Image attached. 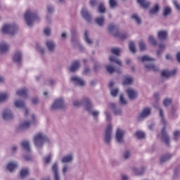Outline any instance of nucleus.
Here are the masks:
<instances>
[{
  "label": "nucleus",
  "instance_id": "nucleus-1",
  "mask_svg": "<svg viewBox=\"0 0 180 180\" xmlns=\"http://www.w3.org/2000/svg\"><path fill=\"white\" fill-rule=\"evenodd\" d=\"M25 19L27 26H33L35 22L40 21V17L37 14V11L28 10L25 14Z\"/></svg>",
  "mask_w": 180,
  "mask_h": 180
},
{
  "label": "nucleus",
  "instance_id": "nucleus-2",
  "mask_svg": "<svg viewBox=\"0 0 180 180\" xmlns=\"http://www.w3.org/2000/svg\"><path fill=\"white\" fill-rule=\"evenodd\" d=\"M49 140L47 136L41 132L37 133L34 136V144L37 148H41L46 143H49Z\"/></svg>",
  "mask_w": 180,
  "mask_h": 180
},
{
  "label": "nucleus",
  "instance_id": "nucleus-3",
  "mask_svg": "<svg viewBox=\"0 0 180 180\" xmlns=\"http://www.w3.org/2000/svg\"><path fill=\"white\" fill-rule=\"evenodd\" d=\"M25 115L29 119V120L25 121L20 124L19 129L21 130H26V129H29L30 126L36 123V115H34V114L29 115V110L27 108H25Z\"/></svg>",
  "mask_w": 180,
  "mask_h": 180
},
{
  "label": "nucleus",
  "instance_id": "nucleus-4",
  "mask_svg": "<svg viewBox=\"0 0 180 180\" xmlns=\"http://www.w3.org/2000/svg\"><path fill=\"white\" fill-rule=\"evenodd\" d=\"M2 32L7 34H15L18 32V25L15 24H6L2 27Z\"/></svg>",
  "mask_w": 180,
  "mask_h": 180
},
{
  "label": "nucleus",
  "instance_id": "nucleus-5",
  "mask_svg": "<svg viewBox=\"0 0 180 180\" xmlns=\"http://www.w3.org/2000/svg\"><path fill=\"white\" fill-rule=\"evenodd\" d=\"M84 105L86 106V109L88 112H90V113H91L92 116H94V117H98V116H99V111L98 110H94V111H91L92 110V103H91V100L88 98H84Z\"/></svg>",
  "mask_w": 180,
  "mask_h": 180
},
{
  "label": "nucleus",
  "instance_id": "nucleus-6",
  "mask_svg": "<svg viewBox=\"0 0 180 180\" xmlns=\"http://www.w3.org/2000/svg\"><path fill=\"white\" fill-rule=\"evenodd\" d=\"M126 134V132H124V130L118 128L116 131L115 135V140L117 143H119V144H123L124 143V135Z\"/></svg>",
  "mask_w": 180,
  "mask_h": 180
},
{
  "label": "nucleus",
  "instance_id": "nucleus-7",
  "mask_svg": "<svg viewBox=\"0 0 180 180\" xmlns=\"http://www.w3.org/2000/svg\"><path fill=\"white\" fill-rule=\"evenodd\" d=\"M65 103L64 100L61 98L56 99L51 105L52 110H57V109H64Z\"/></svg>",
  "mask_w": 180,
  "mask_h": 180
},
{
  "label": "nucleus",
  "instance_id": "nucleus-8",
  "mask_svg": "<svg viewBox=\"0 0 180 180\" xmlns=\"http://www.w3.org/2000/svg\"><path fill=\"white\" fill-rule=\"evenodd\" d=\"M112 125L109 124L105 129V142L107 144H109L112 140Z\"/></svg>",
  "mask_w": 180,
  "mask_h": 180
},
{
  "label": "nucleus",
  "instance_id": "nucleus-9",
  "mask_svg": "<svg viewBox=\"0 0 180 180\" xmlns=\"http://www.w3.org/2000/svg\"><path fill=\"white\" fill-rule=\"evenodd\" d=\"M70 81L72 84H75V85H77L78 86H85V82L84 79L77 76H72Z\"/></svg>",
  "mask_w": 180,
  "mask_h": 180
},
{
  "label": "nucleus",
  "instance_id": "nucleus-10",
  "mask_svg": "<svg viewBox=\"0 0 180 180\" xmlns=\"http://www.w3.org/2000/svg\"><path fill=\"white\" fill-rule=\"evenodd\" d=\"M81 14L82 18H84V19L86 20V22H91V19H92V17L91 16V14H89L88 10H86V8H83L82 9Z\"/></svg>",
  "mask_w": 180,
  "mask_h": 180
},
{
  "label": "nucleus",
  "instance_id": "nucleus-11",
  "mask_svg": "<svg viewBox=\"0 0 180 180\" xmlns=\"http://www.w3.org/2000/svg\"><path fill=\"white\" fill-rule=\"evenodd\" d=\"M52 171L54 175L55 180H60V172H58V165L54 163L52 166Z\"/></svg>",
  "mask_w": 180,
  "mask_h": 180
},
{
  "label": "nucleus",
  "instance_id": "nucleus-12",
  "mask_svg": "<svg viewBox=\"0 0 180 180\" xmlns=\"http://www.w3.org/2000/svg\"><path fill=\"white\" fill-rule=\"evenodd\" d=\"M177 70L174 69L172 71L169 70H163L162 72V77H164L165 78H169V77H172V75H175L177 72Z\"/></svg>",
  "mask_w": 180,
  "mask_h": 180
},
{
  "label": "nucleus",
  "instance_id": "nucleus-13",
  "mask_svg": "<svg viewBox=\"0 0 180 180\" xmlns=\"http://www.w3.org/2000/svg\"><path fill=\"white\" fill-rule=\"evenodd\" d=\"M18 168V162H10L6 165V169L9 171L10 172H13L15 169Z\"/></svg>",
  "mask_w": 180,
  "mask_h": 180
},
{
  "label": "nucleus",
  "instance_id": "nucleus-14",
  "mask_svg": "<svg viewBox=\"0 0 180 180\" xmlns=\"http://www.w3.org/2000/svg\"><path fill=\"white\" fill-rule=\"evenodd\" d=\"M13 118V114L10 110L6 109L3 112V119L4 120H10Z\"/></svg>",
  "mask_w": 180,
  "mask_h": 180
},
{
  "label": "nucleus",
  "instance_id": "nucleus-15",
  "mask_svg": "<svg viewBox=\"0 0 180 180\" xmlns=\"http://www.w3.org/2000/svg\"><path fill=\"white\" fill-rule=\"evenodd\" d=\"M9 51V45L6 42L0 43V54H5Z\"/></svg>",
  "mask_w": 180,
  "mask_h": 180
},
{
  "label": "nucleus",
  "instance_id": "nucleus-16",
  "mask_svg": "<svg viewBox=\"0 0 180 180\" xmlns=\"http://www.w3.org/2000/svg\"><path fill=\"white\" fill-rule=\"evenodd\" d=\"M22 58H23V54L20 51L15 52L13 58L14 63H20V61H22Z\"/></svg>",
  "mask_w": 180,
  "mask_h": 180
},
{
  "label": "nucleus",
  "instance_id": "nucleus-17",
  "mask_svg": "<svg viewBox=\"0 0 180 180\" xmlns=\"http://www.w3.org/2000/svg\"><path fill=\"white\" fill-rule=\"evenodd\" d=\"M150 113H151V109H150L149 108H144L139 115V119H144V117H147V116H150Z\"/></svg>",
  "mask_w": 180,
  "mask_h": 180
},
{
  "label": "nucleus",
  "instance_id": "nucleus-18",
  "mask_svg": "<svg viewBox=\"0 0 180 180\" xmlns=\"http://www.w3.org/2000/svg\"><path fill=\"white\" fill-rule=\"evenodd\" d=\"M158 37L160 40H167L168 32L166 30H161L158 32Z\"/></svg>",
  "mask_w": 180,
  "mask_h": 180
},
{
  "label": "nucleus",
  "instance_id": "nucleus-19",
  "mask_svg": "<svg viewBox=\"0 0 180 180\" xmlns=\"http://www.w3.org/2000/svg\"><path fill=\"white\" fill-rule=\"evenodd\" d=\"M109 108L113 110L115 115H120L122 113V109L116 107V105L113 103L109 105Z\"/></svg>",
  "mask_w": 180,
  "mask_h": 180
},
{
  "label": "nucleus",
  "instance_id": "nucleus-20",
  "mask_svg": "<svg viewBox=\"0 0 180 180\" xmlns=\"http://www.w3.org/2000/svg\"><path fill=\"white\" fill-rule=\"evenodd\" d=\"M72 160H74V156L72 154H69L62 158V162L63 164H68L69 162H72Z\"/></svg>",
  "mask_w": 180,
  "mask_h": 180
},
{
  "label": "nucleus",
  "instance_id": "nucleus-21",
  "mask_svg": "<svg viewBox=\"0 0 180 180\" xmlns=\"http://www.w3.org/2000/svg\"><path fill=\"white\" fill-rule=\"evenodd\" d=\"M129 99H135L137 98V91L133 89H128L127 91Z\"/></svg>",
  "mask_w": 180,
  "mask_h": 180
},
{
  "label": "nucleus",
  "instance_id": "nucleus-22",
  "mask_svg": "<svg viewBox=\"0 0 180 180\" xmlns=\"http://www.w3.org/2000/svg\"><path fill=\"white\" fill-rule=\"evenodd\" d=\"M162 141L165 142V143L168 146L169 144V138L165 132V127L162 129Z\"/></svg>",
  "mask_w": 180,
  "mask_h": 180
},
{
  "label": "nucleus",
  "instance_id": "nucleus-23",
  "mask_svg": "<svg viewBox=\"0 0 180 180\" xmlns=\"http://www.w3.org/2000/svg\"><path fill=\"white\" fill-rule=\"evenodd\" d=\"M46 47L49 51H54L56 49V43L51 40L46 41Z\"/></svg>",
  "mask_w": 180,
  "mask_h": 180
},
{
  "label": "nucleus",
  "instance_id": "nucleus-24",
  "mask_svg": "<svg viewBox=\"0 0 180 180\" xmlns=\"http://www.w3.org/2000/svg\"><path fill=\"white\" fill-rule=\"evenodd\" d=\"M132 82H134V79L130 76H126L122 82L124 85H131Z\"/></svg>",
  "mask_w": 180,
  "mask_h": 180
},
{
  "label": "nucleus",
  "instance_id": "nucleus-25",
  "mask_svg": "<svg viewBox=\"0 0 180 180\" xmlns=\"http://www.w3.org/2000/svg\"><path fill=\"white\" fill-rule=\"evenodd\" d=\"M16 94L18 96H22V98H25L27 96V89L24 88L19 89L18 91H17Z\"/></svg>",
  "mask_w": 180,
  "mask_h": 180
},
{
  "label": "nucleus",
  "instance_id": "nucleus-26",
  "mask_svg": "<svg viewBox=\"0 0 180 180\" xmlns=\"http://www.w3.org/2000/svg\"><path fill=\"white\" fill-rule=\"evenodd\" d=\"M78 68H79V62L75 61L72 64V65H71V67L70 68V71L71 72H75V71H77V70H78Z\"/></svg>",
  "mask_w": 180,
  "mask_h": 180
},
{
  "label": "nucleus",
  "instance_id": "nucleus-27",
  "mask_svg": "<svg viewBox=\"0 0 180 180\" xmlns=\"http://www.w3.org/2000/svg\"><path fill=\"white\" fill-rule=\"evenodd\" d=\"M9 98V94L8 93L0 94V103H4Z\"/></svg>",
  "mask_w": 180,
  "mask_h": 180
},
{
  "label": "nucleus",
  "instance_id": "nucleus-28",
  "mask_svg": "<svg viewBox=\"0 0 180 180\" xmlns=\"http://www.w3.org/2000/svg\"><path fill=\"white\" fill-rule=\"evenodd\" d=\"M96 23L98 26H103L105 25V17L101 16L96 18Z\"/></svg>",
  "mask_w": 180,
  "mask_h": 180
},
{
  "label": "nucleus",
  "instance_id": "nucleus-29",
  "mask_svg": "<svg viewBox=\"0 0 180 180\" xmlns=\"http://www.w3.org/2000/svg\"><path fill=\"white\" fill-rule=\"evenodd\" d=\"M137 2L142 6V8H148L150 6V2L146 0H137Z\"/></svg>",
  "mask_w": 180,
  "mask_h": 180
},
{
  "label": "nucleus",
  "instance_id": "nucleus-30",
  "mask_svg": "<svg viewBox=\"0 0 180 180\" xmlns=\"http://www.w3.org/2000/svg\"><path fill=\"white\" fill-rule=\"evenodd\" d=\"M109 60L111 63H115L116 64H117V65L122 67V61L119 58L115 56H110Z\"/></svg>",
  "mask_w": 180,
  "mask_h": 180
},
{
  "label": "nucleus",
  "instance_id": "nucleus-31",
  "mask_svg": "<svg viewBox=\"0 0 180 180\" xmlns=\"http://www.w3.org/2000/svg\"><path fill=\"white\" fill-rule=\"evenodd\" d=\"M22 147L25 150V151H30V145L29 143V141H23L21 143Z\"/></svg>",
  "mask_w": 180,
  "mask_h": 180
},
{
  "label": "nucleus",
  "instance_id": "nucleus-32",
  "mask_svg": "<svg viewBox=\"0 0 180 180\" xmlns=\"http://www.w3.org/2000/svg\"><path fill=\"white\" fill-rule=\"evenodd\" d=\"M132 172L134 175H143V174H144V169H139L134 167L132 168Z\"/></svg>",
  "mask_w": 180,
  "mask_h": 180
},
{
  "label": "nucleus",
  "instance_id": "nucleus-33",
  "mask_svg": "<svg viewBox=\"0 0 180 180\" xmlns=\"http://www.w3.org/2000/svg\"><path fill=\"white\" fill-rule=\"evenodd\" d=\"M131 19L137 23V25H140L141 23V18H140V16L137 15L136 13H134L131 15Z\"/></svg>",
  "mask_w": 180,
  "mask_h": 180
},
{
  "label": "nucleus",
  "instance_id": "nucleus-34",
  "mask_svg": "<svg viewBox=\"0 0 180 180\" xmlns=\"http://www.w3.org/2000/svg\"><path fill=\"white\" fill-rule=\"evenodd\" d=\"M84 40L88 44H92V39L89 38V32L86 30L84 32Z\"/></svg>",
  "mask_w": 180,
  "mask_h": 180
},
{
  "label": "nucleus",
  "instance_id": "nucleus-35",
  "mask_svg": "<svg viewBox=\"0 0 180 180\" xmlns=\"http://www.w3.org/2000/svg\"><path fill=\"white\" fill-rule=\"evenodd\" d=\"M146 68H147V70H149L150 71H157V70H158L155 65L151 64V63H146L145 65Z\"/></svg>",
  "mask_w": 180,
  "mask_h": 180
},
{
  "label": "nucleus",
  "instance_id": "nucleus-36",
  "mask_svg": "<svg viewBox=\"0 0 180 180\" xmlns=\"http://www.w3.org/2000/svg\"><path fill=\"white\" fill-rule=\"evenodd\" d=\"M159 115H160V117H161V120L163 126H166L167 121H165V119H164V111L161 108H159Z\"/></svg>",
  "mask_w": 180,
  "mask_h": 180
},
{
  "label": "nucleus",
  "instance_id": "nucleus-37",
  "mask_svg": "<svg viewBox=\"0 0 180 180\" xmlns=\"http://www.w3.org/2000/svg\"><path fill=\"white\" fill-rule=\"evenodd\" d=\"M160 4H155L153 8H151L150 13L153 15L157 13L160 11Z\"/></svg>",
  "mask_w": 180,
  "mask_h": 180
},
{
  "label": "nucleus",
  "instance_id": "nucleus-38",
  "mask_svg": "<svg viewBox=\"0 0 180 180\" xmlns=\"http://www.w3.org/2000/svg\"><path fill=\"white\" fill-rule=\"evenodd\" d=\"M139 60L142 61V63H146V61H154V59L148 56H144L139 58Z\"/></svg>",
  "mask_w": 180,
  "mask_h": 180
},
{
  "label": "nucleus",
  "instance_id": "nucleus-39",
  "mask_svg": "<svg viewBox=\"0 0 180 180\" xmlns=\"http://www.w3.org/2000/svg\"><path fill=\"white\" fill-rule=\"evenodd\" d=\"M30 172L28 168H24L20 172V176L22 178H25V176H27L29 175Z\"/></svg>",
  "mask_w": 180,
  "mask_h": 180
},
{
  "label": "nucleus",
  "instance_id": "nucleus-40",
  "mask_svg": "<svg viewBox=\"0 0 180 180\" xmlns=\"http://www.w3.org/2000/svg\"><path fill=\"white\" fill-rule=\"evenodd\" d=\"M129 50H130V51H131V53H136V51H137V49H136V44H134V41L129 42Z\"/></svg>",
  "mask_w": 180,
  "mask_h": 180
},
{
  "label": "nucleus",
  "instance_id": "nucleus-41",
  "mask_svg": "<svg viewBox=\"0 0 180 180\" xmlns=\"http://www.w3.org/2000/svg\"><path fill=\"white\" fill-rule=\"evenodd\" d=\"M111 53L115 54V56H120V53H122V49L120 48H112L111 49Z\"/></svg>",
  "mask_w": 180,
  "mask_h": 180
},
{
  "label": "nucleus",
  "instance_id": "nucleus-42",
  "mask_svg": "<svg viewBox=\"0 0 180 180\" xmlns=\"http://www.w3.org/2000/svg\"><path fill=\"white\" fill-rule=\"evenodd\" d=\"M15 108H25V103L22 101L16 100L15 101Z\"/></svg>",
  "mask_w": 180,
  "mask_h": 180
},
{
  "label": "nucleus",
  "instance_id": "nucleus-43",
  "mask_svg": "<svg viewBox=\"0 0 180 180\" xmlns=\"http://www.w3.org/2000/svg\"><path fill=\"white\" fill-rule=\"evenodd\" d=\"M135 136L137 139H144V137H146V134L143 131H138L136 132Z\"/></svg>",
  "mask_w": 180,
  "mask_h": 180
},
{
  "label": "nucleus",
  "instance_id": "nucleus-44",
  "mask_svg": "<svg viewBox=\"0 0 180 180\" xmlns=\"http://www.w3.org/2000/svg\"><path fill=\"white\" fill-rule=\"evenodd\" d=\"M172 12V9L169 6H165L163 11V15L164 16H168Z\"/></svg>",
  "mask_w": 180,
  "mask_h": 180
},
{
  "label": "nucleus",
  "instance_id": "nucleus-45",
  "mask_svg": "<svg viewBox=\"0 0 180 180\" xmlns=\"http://www.w3.org/2000/svg\"><path fill=\"white\" fill-rule=\"evenodd\" d=\"M107 71L108 72H110V74H112V72H120V70H116L115 68H113V66H110V65H108L107 66V68H106Z\"/></svg>",
  "mask_w": 180,
  "mask_h": 180
},
{
  "label": "nucleus",
  "instance_id": "nucleus-46",
  "mask_svg": "<svg viewBox=\"0 0 180 180\" xmlns=\"http://www.w3.org/2000/svg\"><path fill=\"white\" fill-rule=\"evenodd\" d=\"M159 49L160 50H158L157 54L158 56H161V54L162 53V51H164V49H165V45L164 44H160Z\"/></svg>",
  "mask_w": 180,
  "mask_h": 180
},
{
  "label": "nucleus",
  "instance_id": "nucleus-47",
  "mask_svg": "<svg viewBox=\"0 0 180 180\" xmlns=\"http://www.w3.org/2000/svg\"><path fill=\"white\" fill-rule=\"evenodd\" d=\"M148 40L153 46H157V40L154 38L153 35H150L148 37Z\"/></svg>",
  "mask_w": 180,
  "mask_h": 180
},
{
  "label": "nucleus",
  "instance_id": "nucleus-48",
  "mask_svg": "<svg viewBox=\"0 0 180 180\" xmlns=\"http://www.w3.org/2000/svg\"><path fill=\"white\" fill-rule=\"evenodd\" d=\"M169 158H171V155H166L165 156H162L160 158V162H167V161H168V160H169Z\"/></svg>",
  "mask_w": 180,
  "mask_h": 180
},
{
  "label": "nucleus",
  "instance_id": "nucleus-49",
  "mask_svg": "<svg viewBox=\"0 0 180 180\" xmlns=\"http://www.w3.org/2000/svg\"><path fill=\"white\" fill-rule=\"evenodd\" d=\"M98 11L100 13H105V12H106V9L105 8V6H103V4H100L98 6Z\"/></svg>",
  "mask_w": 180,
  "mask_h": 180
},
{
  "label": "nucleus",
  "instance_id": "nucleus-50",
  "mask_svg": "<svg viewBox=\"0 0 180 180\" xmlns=\"http://www.w3.org/2000/svg\"><path fill=\"white\" fill-rule=\"evenodd\" d=\"M108 30L112 33V32H115V31L117 30V28L116 27V26H115V25L110 24L108 26Z\"/></svg>",
  "mask_w": 180,
  "mask_h": 180
},
{
  "label": "nucleus",
  "instance_id": "nucleus-51",
  "mask_svg": "<svg viewBox=\"0 0 180 180\" xmlns=\"http://www.w3.org/2000/svg\"><path fill=\"white\" fill-rule=\"evenodd\" d=\"M51 154L47 155L46 157L44 158V161L45 162V164H49L50 162V161H51Z\"/></svg>",
  "mask_w": 180,
  "mask_h": 180
},
{
  "label": "nucleus",
  "instance_id": "nucleus-52",
  "mask_svg": "<svg viewBox=\"0 0 180 180\" xmlns=\"http://www.w3.org/2000/svg\"><path fill=\"white\" fill-rule=\"evenodd\" d=\"M110 94H111L112 96H116V95H117V94H119V89H111Z\"/></svg>",
  "mask_w": 180,
  "mask_h": 180
},
{
  "label": "nucleus",
  "instance_id": "nucleus-53",
  "mask_svg": "<svg viewBox=\"0 0 180 180\" xmlns=\"http://www.w3.org/2000/svg\"><path fill=\"white\" fill-rule=\"evenodd\" d=\"M130 155H131V153H130V151H129V150H126L124 153V158L125 160H128V158H130Z\"/></svg>",
  "mask_w": 180,
  "mask_h": 180
},
{
  "label": "nucleus",
  "instance_id": "nucleus-54",
  "mask_svg": "<svg viewBox=\"0 0 180 180\" xmlns=\"http://www.w3.org/2000/svg\"><path fill=\"white\" fill-rule=\"evenodd\" d=\"M139 49L141 51H144L146 50V44L143 41L139 42Z\"/></svg>",
  "mask_w": 180,
  "mask_h": 180
},
{
  "label": "nucleus",
  "instance_id": "nucleus-55",
  "mask_svg": "<svg viewBox=\"0 0 180 180\" xmlns=\"http://www.w3.org/2000/svg\"><path fill=\"white\" fill-rule=\"evenodd\" d=\"M110 6L111 8H115V6H117V3L116 2V0H110Z\"/></svg>",
  "mask_w": 180,
  "mask_h": 180
},
{
  "label": "nucleus",
  "instance_id": "nucleus-56",
  "mask_svg": "<svg viewBox=\"0 0 180 180\" xmlns=\"http://www.w3.org/2000/svg\"><path fill=\"white\" fill-rule=\"evenodd\" d=\"M70 166L68 165H65L63 167V174H67V172L69 171Z\"/></svg>",
  "mask_w": 180,
  "mask_h": 180
},
{
  "label": "nucleus",
  "instance_id": "nucleus-57",
  "mask_svg": "<svg viewBox=\"0 0 180 180\" xmlns=\"http://www.w3.org/2000/svg\"><path fill=\"white\" fill-rule=\"evenodd\" d=\"M105 117L107 122H110L112 117L110 116V113L108 112V111L105 112Z\"/></svg>",
  "mask_w": 180,
  "mask_h": 180
},
{
  "label": "nucleus",
  "instance_id": "nucleus-58",
  "mask_svg": "<svg viewBox=\"0 0 180 180\" xmlns=\"http://www.w3.org/2000/svg\"><path fill=\"white\" fill-rule=\"evenodd\" d=\"M163 105L165 106H168L169 105H171V99H169V98L165 99V101L163 102Z\"/></svg>",
  "mask_w": 180,
  "mask_h": 180
},
{
  "label": "nucleus",
  "instance_id": "nucleus-59",
  "mask_svg": "<svg viewBox=\"0 0 180 180\" xmlns=\"http://www.w3.org/2000/svg\"><path fill=\"white\" fill-rule=\"evenodd\" d=\"M120 101L121 103H122V105H126V103H127V101H126V99H124V97H123V95L120 96Z\"/></svg>",
  "mask_w": 180,
  "mask_h": 180
},
{
  "label": "nucleus",
  "instance_id": "nucleus-60",
  "mask_svg": "<svg viewBox=\"0 0 180 180\" xmlns=\"http://www.w3.org/2000/svg\"><path fill=\"white\" fill-rule=\"evenodd\" d=\"M44 34H46V36H49V34H50L51 33V29L47 27L44 30Z\"/></svg>",
  "mask_w": 180,
  "mask_h": 180
},
{
  "label": "nucleus",
  "instance_id": "nucleus-61",
  "mask_svg": "<svg viewBox=\"0 0 180 180\" xmlns=\"http://www.w3.org/2000/svg\"><path fill=\"white\" fill-rule=\"evenodd\" d=\"M47 10L49 13H53L54 12V7L53 6H48Z\"/></svg>",
  "mask_w": 180,
  "mask_h": 180
},
{
  "label": "nucleus",
  "instance_id": "nucleus-62",
  "mask_svg": "<svg viewBox=\"0 0 180 180\" xmlns=\"http://www.w3.org/2000/svg\"><path fill=\"white\" fill-rule=\"evenodd\" d=\"M173 4L179 11H180V5L178 4V2L175 0L173 1Z\"/></svg>",
  "mask_w": 180,
  "mask_h": 180
},
{
  "label": "nucleus",
  "instance_id": "nucleus-63",
  "mask_svg": "<svg viewBox=\"0 0 180 180\" xmlns=\"http://www.w3.org/2000/svg\"><path fill=\"white\" fill-rule=\"evenodd\" d=\"M174 139H178V137H179L180 136V131H176L174 133Z\"/></svg>",
  "mask_w": 180,
  "mask_h": 180
},
{
  "label": "nucleus",
  "instance_id": "nucleus-64",
  "mask_svg": "<svg viewBox=\"0 0 180 180\" xmlns=\"http://www.w3.org/2000/svg\"><path fill=\"white\" fill-rule=\"evenodd\" d=\"M121 178L122 180H129V176L126 174H122Z\"/></svg>",
  "mask_w": 180,
  "mask_h": 180
}]
</instances>
